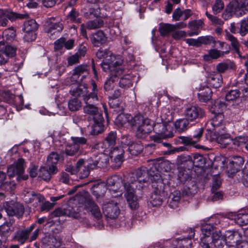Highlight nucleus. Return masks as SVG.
Segmentation results:
<instances>
[{
  "label": "nucleus",
  "mask_w": 248,
  "mask_h": 248,
  "mask_svg": "<svg viewBox=\"0 0 248 248\" xmlns=\"http://www.w3.org/2000/svg\"><path fill=\"white\" fill-rule=\"evenodd\" d=\"M240 95V93L239 90H231L226 95V99L228 101H232L238 98Z\"/></svg>",
  "instance_id": "62"
},
{
  "label": "nucleus",
  "mask_w": 248,
  "mask_h": 248,
  "mask_svg": "<svg viewBox=\"0 0 248 248\" xmlns=\"http://www.w3.org/2000/svg\"><path fill=\"white\" fill-rule=\"evenodd\" d=\"M108 156L102 155L99 158V160H95V161H91V162H97L96 168H104L107 166V164L108 163Z\"/></svg>",
  "instance_id": "61"
},
{
  "label": "nucleus",
  "mask_w": 248,
  "mask_h": 248,
  "mask_svg": "<svg viewBox=\"0 0 248 248\" xmlns=\"http://www.w3.org/2000/svg\"><path fill=\"white\" fill-rule=\"evenodd\" d=\"M35 224H32L27 229L17 232L15 235V239L21 244H24L27 241L32 242L37 238L39 229L35 230L32 233H31L34 229Z\"/></svg>",
  "instance_id": "5"
},
{
  "label": "nucleus",
  "mask_w": 248,
  "mask_h": 248,
  "mask_svg": "<svg viewBox=\"0 0 248 248\" xmlns=\"http://www.w3.org/2000/svg\"><path fill=\"white\" fill-rule=\"evenodd\" d=\"M103 24L104 22L102 19H95L88 21L86 23V27L89 30H94L102 27Z\"/></svg>",
  "instance_id": "47"
},
{
  "label": "nucleus",
  "mask_w": 248,
  "mask_h": 248,
  "mask_svg": "<svg viewBox=\"0 0 248 248\" xmlns=\"http://www.w3.org/2000/svg\"><path fill=\"white\" fill-rule=\"evenodd\" d=\"M11 225L10 222H6L0 226V235L1 236L7 237L9 235Z\"/></svg>",
  "instance_id": "60"
},
{
  "label": "nucleus",
  "mask_w": 248,
  "mask_h": 248,
  "mask_svg": "<svg viewBox=\"0 0 248 248\" xmlns=\"http://www.w3.org/2000/svg\"><path fill=\"white\" fill-rule=\"evenodd\" d=\"M226 39L231 42V45L234 51L237 54L240 52V44L237 39L231 34L228 31H225Z\"/></svg>",
  "instance_id": "34"
},
{
  "label": "nucleus",
  "mask_w": 248,
  "mask_h": 248,
  "mask_svg": "<svg viewBox=\"0 0 248 248\" xmlns=\"http://www.w3.org/2000/svg\"><path fill=\"white\" fill-rule=\"evenodd\" d=\"M116 132L111 131L106 138V141L108 144V147L113 146L116 143Z\"/></svg>",
  "instance_id": "58"
},
{
  "label": "nucleus",
  "mask_w": 248,
  "mask_h": 248,
  "mask_svg": "<svg viewBox=\"0 0 248 248\" xmlns=\"http://www.w3.org/2000/svg\"><path fill=\"white\" fill-rule=\"evenodd\" d=\"M97 162L88 160L85 161L83 159H79L77 162L78 175L80 179L87 177L91 170L96 168Z\"/></svg>",
  "instance_id": "9"
},
{
  "label": "nucleus",
  "mask_w": 248,
  "mask_h": 248,
  "mask_svg": "<svg viewBox=\"0 0 248 248\" xmlns=\"http://www.w3.org/2000/svg\"><path fill=\"white\" fill-rule=\"evenodd\" d=\"M226 107L227 104L224 101L217 100L211 106L210 110L212 113L218 114L222 113L223 110L226 108Z\"/></svg>",
  "instance_id": "32"
},
{
  "label": "nucleus",
  "mask_w": 248,
  "mask_h": 248,
  "mask_svg": "<svg viewBox=\"0 0 248 248\" xmlns=\"http://www.w3.org/2000/svg\"><path fill=\"white\" fill-rule=\"evenodd\" d=\"M93 124L91 126V130L90 133L93 135H98L103 130V117L102 116H99V118L94 117L93 120Z\"/></svg>",
  "instance_id": "26"
},
{
  "label": "nucleus",
  "mask_w": 248,
  "mask_h": 248,
  "mask_svg": "<svg viewBox=\"0 0 248 248\" xmlns=\"http://www.w3.org/2000/svg\"><path fill=\"white\" fill-rule=\"evenodd\" d=\"M85 72L88 73L87 66L86 65H79L75 68L72 77L74 78L75 76H78Z\"/></svg>",
  "instance_id": "64"
},
{
  "label": "nucleus",
  "mask_w": 248,
  "mask_h": 248,
  "mask_svg": "<svg viewBox=\"0 0 248 248\" xmlns=\"http://www.w3.org/2000/svg\"><path fill=\"white\" fill-rule=\"evenodd\" d=\"M204 115V110L195 106H189L185 108L184 116L190 122H193L197 119L202 117Z\"/></svg>",
  "instance_id": "11"
},
{
  "label": "nucleus",
  "mask_w": 248,
  "mask_h": 248,
  "mask_svg": "<svg viewBox=\"0 0 248 248\" xmlns=\"http://www.w3.org/2000/svg\"><path fill=\"white\" fill-rule=\"evenodd\" d=\"M190 122L186 117L184 119H179L176 121L175 124V128L179 131H184L187 129Z\"/></svg>",
  "instance_id": "42"
},
{
  "label": "nucleus",
  "mask_w": 248,
  "mask_h": 248,
  "mask_svg": "<svg viewBox=\"0 0 248 248\" xmlns=\"http://www.w3.org/2000/svg\"><path fill=\"white\" fill-rule=\"evenodd\" d=\"M215 136H216V138H215V141L219 144L222 148H226L232 143V139L228 134L220 133L217 134L216 133ZM213 139H214V138H213Z\"/></svg>",
  "instance_id": "24"
},
{
  "label": "nucleus",
  "mask_w": 248,
  "mask_h": 248,
  "mask_svg": "<svg viewBox=\"0 0 248 248\" xmlns=\"http://www.w3.org/2000/svg\"><path fill=\"white\" fill-rule=\"evenodd\" d=\"M38 29V24L36 21L33 19L27 20L24 24V31H36Z\"/></svg>",
  "instance_id": "40"
},
{
  "label": "nucleus",
  "mask_w": 248,
  "mask_h": 248,
  "mask_svg": "<svg viewBox=\"0 0 248 248\" xmlns=\"http://www.w3.org/2000/svg\"><path fill=\"white\" fill-rule=\"evenodd\" d=\"M80 150L78 145H75L73 143L68 144L65 147L64 153L66 155L73 156L76 154Z\"/></svg>",
  "instance_id": "46"
},
{
  "label": "nucleus",
  "mask_w": 248,
  "mask_h": 248,
  "mask_svg": "<svg viewBox=\"0 0 248 248\" xmlns=\"http://www.w3.org/2000/svg\"><path fill=\"white\" fill-rule=\"evenodd\" d=\"M153 125L152 121L141 114L134 116L133 127H137L136 136L139 139L146 138L153 130Z\"/></svg>",
  "instance_id": "2"
},
{
  "label": "nucleus",
  "mask_w": 248,
  "mask_h": 248,
  "mask_svg": "<svg viewBox=\"0 0 248 248\" xmlns=\"http://www.w3.org/2000/svg\"><path fill=\"white\" fill-rule=\"evenodd\" d=\"M119 85L121 87L129 88L132 86V83L130 76L129 75L125 76L120 78Z\"/></svg>",
  "instance_id": "56"
},
{
  "label": "nucleus",
  "mask_w": 248,
  "mask_h": 248,
  "mask_svg": "<svg viewBox=\"0 0 248 248\" xmlns=\"http://www.w3.org/2000/svg\"><path fill=\"white\" fill-rule=\"evenodd\" d=\"M178 179L184 183H186L184 187L183 195L187 196H192L197 192V186L195 183L189 179V177L185 172L180 171L178 174Z\"/></svg>",
  "instance_id": "7"
},
{
  "label": "nucleus",
  "mask_w": 248,
  "mask_h": 248,
  "mask_svg": "<svg viewBox=\"0 0 248 248\" xmlns=\"http://www.w3.org/2000/svg\"><path fill=\"white\" fill-rule=\"evenodd\" d=\"M43 243L45 245L50 246V248H57L60 245V242L53 236L46 237L43 240Z\"/></svg>",
  "instance_id": "45"
},
{
  "label": "nucleus",
  "mask_w": 248,
  "mask_h": 248,
  "mask_svg": "<svg viewBox=\"0 0 248 248\" xmlns=\"http://www.w3.org/2000/svg\"><path fill=\"white\" fill-rule=\"evenodd\" d=\"M207 17L212 22V24L214 25L222 26L224 24V22L220 18L217 16H214L206 12L205 13Z\"/></svg>",
  "instance_id": "63"
},
{
  "label": "nucleus",
  "mask_w": 248,
  "mask_h": 248,
  "mask_svg": "<svg viewBox=\"0 0 248 248\" xmlns=\"http://www.w3.org/2000/svg\"><path fill=\"white\" fill-rule=\"evenodd\" d=\"M23 199L26 203H30L34 202H41L44 200V197L41 194L36 193L29 189L25 190L23 192Z\"/></svg>",
  "instance_id": "21"
},
{
  "label": "nucleus",
  "mask_w": 248,
  "mask_h": 248,
  "mask_svg": "<svg viewBox=\"0 0 248 248\" xmlns=\"http://www.w3.org/2000/svg\"><path fill=\"white\" fill-rule=\"evenodd\" d=\"M237 223L240 225H245L248 224V214H238L234 218Z\"/></svg>",
  "instance_id": "54"
},
{
  "label": "nucleus",
  "mask_w": 248,
  "mask_h": 248,
  "mask_svg": "<svg viewBox=\"0 0 248 248\" xmlns=\"http://www.w3.org/2000/svg\"><path fill=\"white\" fill-rule=\"evenodd\" d=\"M239 236V233L237 232L228 231L225 234L224 241L230 246H236L237 248H241L243 242L238 239Z\"/></svg>",
  "instance_id": "17"
},
{
  "label": "nucleus",
  "mask_w": 248,
  "mask_h": 248,
  "mask_svg": "<svg viewBox=\"0 0 248 248\" xmlns=\"http://www.w3.org/2000/svg\"><path fill=\"white\" fill-rule=\"evenodd\" d=\"M244 162V159L241 156H234L230 163V167L232 168V172L234 173L239 170Z\"/></svg>",
  "instance_id": "37"
},
{
  "label": "nucleus",
  "mask_w": 248,
  "mask_h": 248,
  "mask_svg": "<svg viewBox=\"0 0 248 248\" xmlns=\"http://www.w3.org/2000/svg\"><path fill=\"white\" fill-rule=\"evenodd\" d=\"M93 188V194L97 198L102 197L104 196L105 192V186L103 184L94 186Z\"/></svg>",
  "instance_id": "50"
},
{
  "label": "nucleus",
  "mask_w": 248,
  "mask_h": 248,
  "mask_svg": "<svg viewBox=\"0 0 248 248\" xmlns=\"http://www.w3.org/2000/svg\"><path fill=\"white\" fill-rule=\"evenodd\" d=\"M102 208L104 215L110 219H115L120 214V210L118 203L113 201L104 202Z\"/></svg>",
  "instance_id": "10"
},
{
  "label": "nucleus",
  "mask_w": 248,
  "mask_h": 248,
  "mask_svg": "<svg viewBox=\"0 0 248 248\" xmlns=\"http://www.w3.org/2000/svg\"><path fill=\"white\" fill-rule=\"evenodd\" d=\"M165 197L153 192L151 196L150 200V204L153 207L159 206L162 204Z\"/></svg>",
  "instance_id": "44"
},
{
  "label": "nucleus",
  "mask_w": 248,
  "mask_h": 248,
  "mask_svg": "<svg viewBox=\"0 0 248 248\" xmlns=\"http://www.w3.org/2000/svg\"><path fill=\"white\" fill-rule=\"evenodd\" d=\"M25 16H27V15L20 16L16 13L6 9H0V25L3 27L6 26L8 22V19L13 20L16 18H25Z\"/></svg>",
  "instance_id": "18"
},
{
  "label": "nucleus",
  "mask_w": 248,
  "mask_h": 248,
  "mask_svg": "<svg viewBox=\"0 0 248 248\" xmlns=\"http://www.w3.org/2000/svg\"><path fill=\"white\" fill-rule=\"evenodd\" d=\"M212 91L210 88L207 86L201 87L198 96L199 100L202 102H207L211 98Z\"/></svg>",
  "instance_id": "30"
},
{
  "label": "nucleus",
  "mask_w": 248,
  "mask_h": 248,
  "mask_svg": "<svg viewBox=\"0 0 248 248\" xmlns=\"http://www.w3.org/2000/svg\"><path fill=\"white\" fill-rule=\"evenodd\" d=\"M16 36V31L13 28H8L3 32L2 37L3 40H5L7 42L13 41Z\"/></svg>",
  "instance_id": "43"
},
{
  "label": "nucleus",
  "mask_w": 248,
  "mask_h": 248,
  "mask_svg": "<svg viewBox=\"0 0 248 248\" xmlns=\"http://www.w3.org/2000/svg\"><path fill=\"white\" fill-rule=\"evenodd\" d=\"M5 211L9 216H22L24 212V208L23 205L19 203L9 204L5 203Z\"/></svg>",
  "instance_id": "16"
},
{
  "label": "nucleus",
  "mask_w": 248,
  "mask_h": 248,
  "mask_svg": "<svg viewBox=\"0 0 248 248\" xmlns=\"http://www.w3.org/2000/svg\"><path fill=\"white\" fill-rule=\"evenodd\" d=\"M123 142L128 146V151L133 155H138L143 150V146L140 142L135 143L130 139H126L125 141H123Z\"/></svg>",
  "instance_id": "22"
},
{
  "label": "nucleus",
  "mask_w": 248,
  "mask_h": 248,
  "mask_svg": "<svg viewBox=\"0 0 248 248\" xmlns=\"http://www.w3.org/2000/svg\"><path fill=\"white\" fill-rule=\"evenodd\" d=\"M45 26V31L50 36L57 35L62 31L63 28L61 23L55 22V18L53 17L48 19Z\"/></svg>",
  "instance_id": "14"
},
{
  "label": "nucleus",
  "mask_w": 248,
  "mask_h": 248,
  "mask_svg": "<svg viewBox=\"0 0 248 248\" xmlns=\"http://www.w3.org/2000/svg\"><path fill=\"white\" fill-rule=\"evenodd\" d=\"M210 124L213 128L210 130L215 134H219L225 130V126L224 124V116L222 113L215 114L211 120Z\"/></svg>",
  "instance_id": "13"
},
{
  "label": "nucleus",
  "mask_w": 248,
  "mask_h": 248,
  "mask_svg": "<svg viewBox=\"0 0 248 248\" xmlns=\"http://www.w3.org/2000/svg\"><path fill=\"white\" fill-rule=\"evenodd\" d=\"M150 177L148 169L146 167H141L135 173H131L127 177V182L124 183L125 196L131 209H136L139 206L135 189L141 190L147 186Z\"/></svg>",
  "instance_id": "1"
},
{
  "label": "nucleus",
  "mask_w": 248,
  "mask_h": 248,
  "mask_svg": "<svg viewBox=\"0 0 248 248\" xmlns=\"http://www.w3.org/2000/svg\"><path fill=\"white\" fill-rule=\"evenodd\" d=\"M248 141V137L241 136L236 137L233 140L232 139V143L234 146V147H236L245 145Z\"/></svg>",
  "instance_id": "49"
},
{
  "label": "nucleus",
  "mask_w": 248,
  "mask_h": 248,
  "mask_svg": "<svg viewBox=\"0 0 248 248\" xmlns=\"http://www.w3.org/2000/svg\"><path fill=\"white\" fill-rule=\"evenodd\" d=\"M149 180L151 179L152 181V187L154 188V193H157L160 196H165L166 194L165 192V185L163 183L162 179L161 178L160 176L157 177L156 180L155 179V177L153 176L150 175Z\"/></svg>",
  "instance_id": "20"
},
{
  "label": "nucleus",
  "mask_w": 248,
  "mask_h": 248,
  "mask_svg": "<svg viewBox=\"0 0 248 248\" xmlns=\"http://www.w3.org/2000/svg\"><path fill=\"white\" fill-rule=\"evenodd\" d=\"M209 84L213 88H217L221 86L223 83L222 77L219 73H213L208 77Z\"/></svg>",
  "instance_id": "28"
},
{
  "label": "nucleus",
  "mask_w": 248,
  "mask_h": 248,
  "mask_svg": "<svg viewBox=\"0 0 248 248\" xmlns=\"http://www.w3.org/2000/svg\"><path fill=\"white\" fill-rule=\"evenodd\" d=\"M153 130L162 136H165L167 131V125L165 123H157L153 126Z\"/></svg>",
  "instance_id": "51"
},
{
  "label": "nucleus",
  "mask_w": 248,
  "mask_h": 248,
  "mask_svg": "<svg viewBox=\"0 0 248 248\" xmlns=\"http://www.w3.org/2000/svg\"><path fill=\"white\" fill-rule=\"evenodd\" d=\"M70 93L71 94L75 97H78L82 95L83 98L85 97L88 96L90 93H88L87 87L86 85H79L76 87H72L70 90Z\"/></svg>",
  "instance_id": "29"
},
{
  "label": "nucleus",
  "mask_w": 248,
  "mask_h": 248,
  "mask_svg": "<svg viewBox=\"0 0 248 248\" xmlns=\"http://www.w3.org/2000/svg\"><path fill=\"white\" fill-rule=\"evenodd\" d=\"M79 206L68 204L56 209L52 214L55 217L66 216L75 218H78L81 216Z\"/></svg>",
  "instance_id": "6"
},
{
  "label": "nucleus",
  "mask_w": 248,
  "mask_h": 248,
  "mask_svg": "<svg viewBox=\"0 0 248 248\" xmlns=\"http://www.w3.org/2000/svg\"><path fill=\"white\" fill-rule=\"evenodd\" d=\"M134 117L128 114H120L116 119V123L121 126H124L126 123H129L133 127Z\"/></svg>",
  "instance_id": "31"
},
{
  "label": "nucleus",
  "mask_w": 248,
  "mask_h": 248,
  "mask_svg": "<svg viewBox=\"0 0 248 248\" xmlns=\"http://www.w3.org/2000/svg\"><path fill=\"white\" fill-rule=\"evenodd\" d=\"M241 6L237 1L233 0L230 2L227 7V10L230 11L233 15L236 14L240 10Z\"/></svg>",
  "instance_id": "55"
},
{
  "label": "nucleus",
  "mask_w": 248,
  "mask_h": 248,
  "mask_svg": "<svg viewBox=\"0 0 248 248\" xmlns=\"http://www.w3.org/2000/svg\"><path fill=\"white\" fill-rule=\"evenodd\" d=\"M84 209L90 213L94 219L100 221L102 214L99 206L92 200L86 199L84 203Z\"/></svg>",
  "instance_id": "12"
},
{
  "label": "nucleus",
  "mask_w": 248,
  "mask_h": 248,
  "mask_svg": "<svg viewBox=\"0 0 248 248\" xmlns=\"http://www.w3.org/2000/svg\"><path fill=\"white\" fill-rule=\"evenodd\" d=\"M181 199V193L178 190H175L169 196V204L171 208H175L178 205Z\"/></svg>",
  "instance_id": "33"
},
{
  "label": "nucleus",
  "mask_w": 248,
  "mask_h": 248,
  "mask_svg": "<svg viewBox=\"0 0 248 248\" xmlns=\"http://www.w3.org/2000/svg\"><path fill=\"white\" fill-rule=\"evenodd\" d=\"M201 231L203 234V237H210V235L213 234L214 232V226L211 224H206L202 225L201 228Z\"/></svg>",
  "instance_id": "53"
},
{
  "label": "nucleus",
  "mask_w": 248,
  "mask_h": 248,
  "mask_svg": "<svg viewBox=\"0 0 248 248\" xmlns=\"http://www.w3.org/2000/svg\"><path fill=\"white\" fill-rule=\"evenodd\" d=\"M38 177L45 181H49L51 178V175L48 170V166L41 167L38 172Z\"/></svg>",
  "instance_id": "48"
},
{
  "label": "nucleus",
  "mask_w": 248,
  "mask_h": 248,
  "mask_svg": "<svg viewBox=\"0 0 248 248\" xmlns=\"http://www.w3.org/2000/svg\"><path fill=\"white\" fill-rule=\"evenodd\" d=\"M24 171V160L22 158H19L8 168L7 174L10 178H12L16 175H21Z\"/></svg>",
  "instance_id": "15"
},
{
  "label": "nucleus",
  "mask_w": 248,
  "mask_h": 248,
  "mask_svg": "<svg viewBox=\"0 0 248 248\" xmlns=\"http://www.w3.org/2000/svg\"><path fill=\"white\" fill-rule=\"evenodd\" d=\"M92 84V92L84 98L86 105L83 108V111L85 113L93 116V120L94 117L98 118L99 116H102V115L99 113L97 108L93 105V103L98 100L97 89L94 82L93 81Z\"/></svg>",
  "instance_id": "3"
},
{
  "label": "nucleus",
  "mask_w": 248,
  "mask_h": 248,
  "mask_svg": "<svg viewBox=\"0 0 248 248\" xmlns=\"http://www.w3.org/2000/svg\"><path fill=\"white\" fill-rule=\"evenodd\" d=\"M189 233V235L187 238L177 239L175 241L177 244L174 248H190L192 245L191 239L193 238L195 234L194 231L190 229Z\"/></svg>",
  "instance_id": "23"
},
{
  "label": "nucleus",
  "mask_w": 248,
  "mask_h": 248,
  "mask_svg": "<svg viewBox=\"0 0 248 248\" xmlns=\"http://www.w3.org/2000/svg\"><path fill=\"white\" fill-rule=\"evenodd\" d=\"M122 62L121 60H117L114 61V59L110 60L107 59L106 60H104L101 63L102 67L103 70L105 72H111V75H122L124 71V69L123 66L121 65Z\"/></svg>",
  "instance_id": "8"
},
{
  "label": "nucleus",
  "mask_w": 248,
  "mask_h": 248,
  "mask_svg": "<svg viewBox=\"0 0 248 248\" xmlns=\"http://www.w3.org/2000/svg\"><path fill=\"white\" fill-rule=\"evenodd\" d=\"M126 180H124L123 182L122 179L119 176L114 175L111 176L108 178L106 181V186L110 190H112L115 192H117L119 191L120 188L121 186V184H124L126 182Z\"/></svg>",
  "instance_id": "19"
},
{
  "label": "nucleus",
  "mask_w": 248,
  "mask_h": 248,
  "mask_svg": "<svg viewBox=\"0 0 248 248\" xmlns=\"http://www.w3.org/2000/svg\"><path fill=\"white\" fill-rule=\"evenodd\" d=\"M16 187V183L14 181L10 182H4L0 185V189L2 190L12 191L15 189Z\"/></svg>",
  "instance_id": "59"
},
{
  "label": "nucleus",
  "mask_w": 248,
  "mask_h": 248,
  "mask_svg": "<svg viewBox=\"0 0 248 248\" xmlns=\"http://www.w3.org/2000/svg\"><path fill=\"white\" fill-rule=\"evenodd\" d=\"M84 16L90 18L93 17H98L100 15V9L99 8H87L82 10Z\"/></svg>",
  "instance_id": "38"
},
{
  "label": "nucleus",
  "mask_w": 248,
  "mask_h": 248,
  "mask_svg": "<svg viewBox=\"0 0 248 248\" xmlns=\"http://www.w3.org/2000/svg\"><path fill=\"white\" fill-rule=\"evenodd\" d=\"M90 39L94 46H99L106 42L107 37L102 31H98L91 36Z\"/></svg>",
  "instance_id": "25"
},
{
  "label": "nucleus",
  "mask_w": 248,
  "mask_h": 248,
  "mask_svg": "<svg viewBox=\"0 0 248 248\" xmlns=\"http://www.w3.org/2000/svg\"><path fill=\"white\" fill-rule=\"evenodd\" d=\"M229 50L220 51L217 49H212L208 51L207 54L203 56V59L206 61H209L211 59H217L220 57H223L225 54L229 53Z\"/></svg>",
  "instance_id": "27"
},
{
  "label": "nucleus",
  "mask_w": 248,
  "mask_h": 248,
  "mask_svg": "<svg viewBox=\"0 0 248 248\" xmlns=\"http://www.w3.org/2000/svg\"><path fill=\"white\" fill-rule=\"evenodd\" d=\"M158 30L161 36H166L174 31V26L170 24H160Z\"/></svg>",
  "instance_id": "39"
},
{
  "label": "nucleus",
  "mask_w": 248,
  "mask_h": 248,
  "mask_svg": "<svg viewBox=\"0 0 248 248\" xmlns=\"http://www.w3.org/2000/svg\"><path fill=\"white\" fill-rule=\"evenodd\" d=\"M201 246L202 248H221L223 246V241L224 237L220 231H215L213 232L212 237H202L201 239Z\"/></svg>",
  "instance_id": "4"
},
{
  "label": "nucleus",
  "mask_w": 248,
  "mask_h": 248,
  "mask_svg": "<svg viewBox=\"0 0 248 248\" xmlns=\"http://www.w3.org/2000/svg\"><path fill=\"white\" fill-rule=\"evenodd\" d=\"M81 106V102L77 98L72 99L68 102V108L71 111H77Z\"/></svg>",
  "instance_id": "57"
},
{
  "label": "nucleus",
  "mask_w": 248,
  "mask_h": 248,
  "mask_svg": "<svg viewBox=\"0 0 248 248\" xmlns=\"http://www.w3.org/2000/svg\"><path fill=\"white\" fill-rule=\"evenodd\" d=\"M1 45V50L7 56L9 57H13L16 55V49L10 46H4V44L0 42Z\"/></svg>",
  "instance_id": "52"
},
{
  "label": "nucleus",
  "mask_w": 248,
  "mask_h": 248,
  "mask_svg": "<svg viewBox=\"0 0 248 248\" xmlns=\"http://www.w3.org/2000/svg\"><path fill=\"white\" fill-rule=\"evenodd\" d=\"M96 55L99 59H104V60H106L107 59H109L110 60L114 59L115 61L116 59L112 55V52L108 49H99L96 52Z\"/></svg>",
  "instance_id": "41"
},
{
  "label": "nucleus",
  "mask_w": 248,
  "mask_h": 248,
  "mask_svg": "<svg viewBox=\"0 0 248 248\" xmlns=\"http://www.w3.org/2000/svg\"><path fill=\"white\" fill-rule=\"evenodd\" d=\"M120 75L118 74L116 75L115 74L112 75L107 80L104 84V89L106 91L108 92V93L113 91L116 82L118 80L117 77Z\"/></svg>",
  "instance_id": "36"
},
{
  "label": "nucleus",
  "mask_w": 248,
  "mask_h": 248,
  "mask_svg": "<svg viewBox=\"0 0 248 248\" xmlns=\"http://www.w3.org/2000/svg\"><path fill=\"white\" fill-rule=\"evenodd\" d=\"M235 67L234 63L231 61H226L218 63L216 66L217 73H224L227 70L233 69Z\"/></svg>",
  "instance_id": "35"
}]
</instances>
